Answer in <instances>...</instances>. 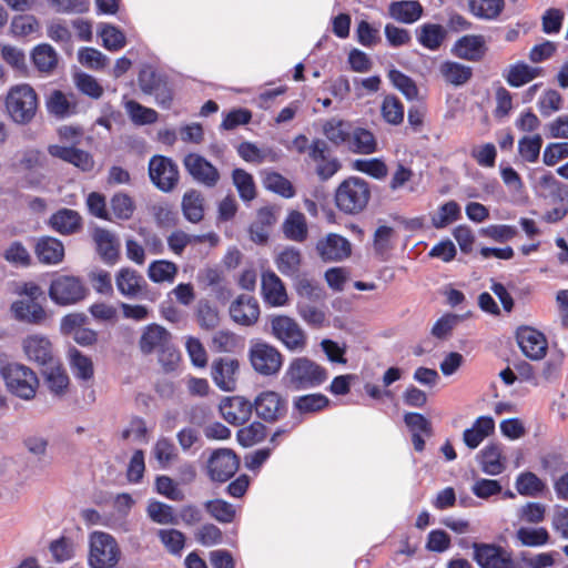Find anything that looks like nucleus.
<instances>
[{"label":"nucleus","instance_id":"obj_1","mask_svg":"<svg viewBox=\"0 0 568 568\" xmlns=\"http://www.w3.org/2000/svg\"><path fill=\"white\" fill-rule=\"evenodd\" d=\"M12 293L19 297L10 305V314L17 322L28 325L44 324L48 313L39 302L43 297V291L37 283H14Z\"/></svg>","mask_w":568,"mask_h":568},{"label":"nucleus","instance_id":"obj_2","mask_svg":"<svg viewBox=\"0 0 568 568\" xmlns=\"http://www.w3.org/2000/svg\"><path fill=\"white\" fill-rule=\"evenodd\" d=\"M139 346L143 354L158 353L159 362L165 371L174 369L180 359L171 333L158 324H150L144 328Z\"/></svg>","mask_w":568,"mask_h":568},{"label":"nucleus","instance_id":"obj_3","mask_svg":"<svg viewBox=\"0 0 568 568\" xmlns=\"http://www.w3.org/2000/svg\"><path fill=\"white\" fill-rule=\"evenodd\" d=\"M326 379V369L307 357L292 359L283 376L285 385L294 390L317 387Z\"/></svg>","mask_w":568,"mask_h":568},{"label":"nucleus","instance_id":"obj_4","mask_svg":"<svg viewBox=\"0 0 568 568\" xmlns=\"http://www.w3.org/2000/svg\"><path fill=\"white\" fill-rule=\"evenodd\" d=\"M4 104L8 115L14 123L28 124L37 114L39 99L30 84L21 83L9 89Z\"/></svg>","mask_w":568,"mask_h":568},{"label":"nucleus","instance_id":"obj_5","mask_svg":"<svg viewBox=\"0 0 568 568\" xmlns=\"http://www.w3.org/2000/svg\"><path fill=\"white\" fill-rule=\"evenodd\" d=\"M371 189L368 183L356 176L344 180L335 191L336 206L346 214H357L368 204Z\"/></svg>","mask_w":568,"mask_h":568},{"label":"nucleus","instance_id":"obj_6","mask_svg":"<svg viewBox=\"0 0 568 568\" xmlns=\"http://www.w3.org/2000/svg\"><path fill=\"white\" fill-rule=\"evenodd\" d=\"M120 557L121 550L113 536L104 531L90 534L88 562L91 568H114Z\"/></svg>","mask_w":568,"mask_h":568},{"label":"nucleus","instance_id":"obj_7","mask_svg":"<svg viewBox=\"0 0 568 568\" xmlns=\"http://www.w3.org/2000/svg\"><path fill=\"white\" fill-rule=\"evenodd\" d=\"M2 377L7 388L22 399L34 397L39 381L36 373L28 366L13 363L2 368Z\"/></svg>","mask_w":568,"mask_h":568},{"label":"nucleus","instance_id":"obj_8","mask_svg":"<svg viewBox=\"0 0 568 568\" xmlns=\"http://www.w3.org/2000/svg\"><path fill=\"white\" fill-rule=\"evenodd\" d=\"M272 334L288 351L301 352L306 347L307 336L301 325L287 315H275L271 318Z\"/></svg>","mask_w":568,"mask_h":568},{"label":"nucleus","instance_id":"obj_9","mask_svg":"<svg viewBox=\"0 0 568 568\" xmlns=\"http://www.w3.org/2000/svg\"><path fill=\"white\" fill-rule=\"evenodd\" d=\"M248 359L253 369L262 376L277 375L284 362L282 353L266 342L252 344L248 349Z\"/></svg>","mask_w":568,"mask_h":568},{"label":"nucleus","instance_id":"obj_10","mask_svg":"<svg viewBox=\"0 0 568 568\" xmlns=\"http://www.w3.org/2000/svg\"><path fill=\"white\" fill-rule=\"evenodd\" d=\"M87 288L75 276L60 275L51 282L49 296L58 305H72L82 301Z\"/></svg>","mask_w":568,"mask_h":568},{"label":"nucleus","instance_id":"obj_11","mask_svg":"<svg viewBox=\"0 0 568 568\" xmlns=\"http://www.w3.org/2000/svg\"><path fill=\"white\" fill-rule=\"evenodd\" d=\"M149 175L153 184L163 192L172 191L179 181L176 164L162 155H154L150 160Z\"/></svg>","mask_w":568,"mask_h":568},{"label":"nucleus","instance_id":"obj_12","mask_svg":"<svg viewBox=\"0 0 568 568\" xmlns=\"http://www.w3.org/2000/svg\"><path fill=\"white\" fill-rule=\"evenodd\" d=\"M315 251L324 263L342 262L351 256L352 244L339 234L328 233L316 242Z\"/></svg>","mask_w":568,"mask_h":568},{"label":"nucleus","instance_id":"obj_13","mask_svg":"<svg viewBox=\"0 0 568 568\" xmlns=\"http://www.w3.org/2000/svg\"><path fill=\"white\" fill-rule=\"evenodd\" d=\"M240 460L235 453L227 448H220L212 453L207 462V473L213 481L224 483L237 471Z\"/></svg>","mask_w":568,"mask_h":568},{"label":"nucleus","instance_id":"obj_14","mask_svg":"<svg viewBox=\"0 0 568 568\" xmlns=\"http://www.w3.org/2000/svg\"><path fill=\"white\" fill-rule=\"evenodd\" d=\"M240 362L233 357H220L212 362L211 377L223 392H234L237 386Z\"/></svg>","mask_w":568,"mask_h":568},{"label":"nucleus","instance_id":"obj_15","mask_svg":"<svg viewBox=\"0 0 568 568\" xmlns=\"http://www.w3.org/2000/svg\"><path fill=\"white\" fill-rule=\"evenodd\" d=\"M22 349L26 357L38 365L48 366L55 361L53 345L48 336L33 333L22 339Z\"/></svg>","mask_w":568,"mask_h":568},{"label":"nucleus","instance_id":"obj_16","mask_svg":"<svg viewBox=\"0 0 568 568\" xmlns=\"http://www.w3.org/2000/svg\"><path fill=\"white\" fill-rule=\"evenodd\" d=\"M187 173L199 183L213 187L220 180L219 170L205 158L196 153H189L183 159Z\"/></svg>","mask_w":568,"mask_h":568},{"label":"nucleus","instance_id":"obj_17","mask_svg":"<svg viewBox=\"0 0 568 568\" xmlns=\"http://www.w3.org/2000/svg\"><path fill=\"white\" fill-rule=\"evenodd\" d=\"M474 559L480 568H514L510 555L500 546L474 544Z\"/></svg>","mask_w":568,"mask_h":568},{"label":"nucleus","instance_id":"obj_18","mask_svg":"<svg viewBox=\"0 0 568 568\" xmlns=\"http://www.w3.org/2000/svg\"><path fill=\"white\" fill-rule=\"evenodd\" d=\"M253 407L257 416L262 419L275 422L284 416L286 412V400L277 392L264 390L255 397Z\"/></svg>","mask_w":568,"mask_h":568},{"label":"nucleus","instance_id":"obj_19","mask_svg":"<svg viewBox=\"0 0 568 568\" xmlns=\"http://www.w3.org/2000/svg\"><path fill=\"white\" fill-rule=\"evenodd\" d=\"M523 354L532 359L544 358L547 352V339L542 333L531 327H520L516 334Z\"/></svg>","mask_w":568,"mask_h":568},{"label":"nucleus","instance_id":"obj_20","mask_svg":"<svg viewBox=\"0 0 568 568\" xmlns=\"http://www.w3.org/2000/svg\"><path fill=\"white\" fill-rule=\"evenodd\" d=\"M487 52L486 39L481 34H466L459 38L452 48V53L463 60L478 62Z\"/></svg>","mask_w":568,"mask_h":568},{"label":"nucleus","instance_id":"obj_21","mask_svg":"<svg viewBox=\"0 0 568 568\" xmlns=\"http://www.w3.org/2000/svg\"><path fill=\"white\" fill-rule=\"evenodd\" d=\"M262 296L272 307H282L288 303V294L283 281L273 271H266L261 277Z\"/></svg>","mask_w":568,"mask_h":568},{"label":"nucleus","instance_id":"obj_22","mask_svg":"<svg viewBox=\"0 0 568 568\" xmlns=\"http://www.w3.org/2000/svg\"><path fill=\"white\" fill-rule=\"evenodd\" d=\"M231 318L242 326L254 325L260 317V305L254 296L242 294L230 305Z\"/></svg>","mask_w":568,"mask_h":568},{"label":"nucleus","instance_id":"obj_23","mask_svg":"<svg viewBox=\"0 0 568 568\" xmlns=\"http://www.w3.org/2000/svg\"><path fill=\"white\" fill-rule=\"evenodd\" d=\"M219 408L222 417L229 424L242 425L250 419L253 404L243 396H230L221 402Z\"/></svg>","mask_w":568,"mask_h":568},{"label":"nucleus","instance_id":"obj_24","mask_svg":"<svg viewBox=\"0 0 568 568\" xmlns=\"http://www.w3.org/2000/svg\"><path fill=\"white\" fill-rule=\"evenodd\" d=\"M45 106L51 115L65 119L78 112V100L73 93L53 90L45 100Z\"/></svg>","mask_w":568,"mask_h":568},{"label":"nucleus","instance_id":"obj_25","mask_svg":"<svg viewBox=\"0 0 568 568\" xmlns=\"http://www.w3.org/2000/svg\"><path fill=\"white\" fill-rule=\"evenodd\" d=\"M495 430V420L490 416L478 417L470 428L463 433V440L469 449L477 448Z\"/></svg>","mask_w":568,"mask_h":568},{"label":"nucleus","instance_id":"obj_26","mask_svg":"<svg viewBox=\"0 0 568 568\" xmlns=\"http://www.w3.org/2000/svg\"><path fill=\"white\" fill-rule=\"evenodd\" d=\"M303 257L298 248L284 247L274 257L276 268L287 277H297L302 267Z\"/></svg>","mask_w":568,"mask_h":568},{"label":"nucleus","instance_id":"obj_27","mask_svg":"<svg viewBox=\"0 0 568 568\" xmlns=\"http://www.w3.org/2000/svg\"><path fill=\"white\" fill-rule=\"evenodd\" d=\"M388 14L400 23L412 24L420 19L423 7L416 0L394 1L388 7Z\"/></svg>","mask_w":568,"mask_h":568},{"label":"nucleus","instance_id":"obj_28","mask_svg":"<svg viewBox=\"0 0 568 568\" xmlns=\"http://www.w3.org/2000/svg\"><path fill=\"white\" fill-rule=\"evenodd\" d=\"M36 255L43 264H58L63 260L64 246L54 237L43 236L37 242Z\"/></svg>","mask_w":568,"mask_h":568},{"label":"nucleus","instance_id":"obj_29","mask_svg":"<svg viewBox=\"0 0 568 568\" xmlns=\"http://www.w3.org/2000/svg\"><path fill=\"white\" fill-rule=\"evenodd\" d=\"M542 74V69L525 62H516L508 67L504 78L510 87L519 88Z\"/></svg>","mask_w":568,"mask_h":568},{"label":"nucleus","instance_id":"obj_30","mask_svg":"<svg viewBox=\"0 0 568 568\" xmlns=\"http://www.w3.org/2000/svg\"><path fill=\"white\" fill-rule=\"evenodd\" d=\"M80 214L71 209H61L50 217V226L60 234L69 235L81 229Z\"/></svg>","mask_w":568,"mask_h":568},{"label":"nucleus","instance_id":"obj_31","mask_svg":"<svg viewBox=\"0 0 568 568\" xmlns=\"http://www.w3.org/2000/svg\"><path fill=\"white\" fill-rule=\"evenodd\" d=\"M347 149L356 154H372L377 151V141L375 135L367 129H352Z\"/></svg>","mask_w":568,"mask_h":568},{"label":"nucleus","instance_id":"obj_32","mask_svg":"<svg viewBox=\"0 0 568 568\" xmlns=\"http://www.w3.org/2000/svg\"><path fill=\"white\" fill-rule=\"evenodd\" d=\"M481 470L490 476H496L505 470L506 458L499 445L490 444L479 454Z\"/></svg>","mask_w":568,"mask_h":568},{"label":"nucleus","instance_id":"obj_33","mask_svg":"<svg viewBox=\"0 0 568 568\" xmlns=\"http://www.w3.org/2000/svg\"><path fill=\"white\" fill-rule=\"evenodd\" d=\"M143 283V277L129 267L121 268L115 276L116 288L126 297L136 296L141 292Z\"/></svg>","mask_w":568,"mask_h":568},{"label":"nucleus","instance_id":"obj_34","mask_svg":"<svg viewBox=\"0 0 568 568\" xmlns=\"http://www.w3.org/2000/svg\"><path fill=\"white\" fill-rule=\"evenodd\" d=\"M447 37L446 29L436 23H425L417 30V40L426 49L435 51L440 48Z\"/></svg>","mask_w":568,"mask_h":568},{"label":"nucleus","instance_id":"obj_35","mask_svg":"<svg viewBox=\"0 0 568 568\" xmlns=\"http://www.w3.org/2000/svg\"><path fill=\"white\" fill-rule=\"evenodd\" d=\"M439 72L447 83L455 87L464 85L473 75L470 67L455 61L443 62L439 65Z\"/></svg>","mask_w":568,"mask_h":568},{"label":"nucleus","instance_id":"obj_36","mask_svg":"<svg viewBox=\"0 0 568 568\" xmlns=\"http://www.w3.org/2000/svg\"><path fill=\"white\" fill-rule=\"evenodd\" d=\"M93 237L101 257L108 263H114L119 256V241L114 234L106 230L98 229Z\"/></svg>","mask_w":568,"mask_h":568},{"label":"nucleus","instance_id":"obj_37","mask_svg":"<svg viewBox=\"0 0 568 568\" xmlns=\"http://www.w3.org/2000/svg\"><path fill=\"white\" fill-rule=\"evenodd\" d=\"M182 212L184 217L191 223H199L204 216V199L201 192L190 190L184 193L182 199Z\"/></svg>","mask_w":568,"mask_h":568},{"label":"nucleus","instance_id":"obj_38","mask_svg":"<svg viewBox=\"0 0 568 568\" xmlns=\"http://www.w3.org/2000/svg\"><path fill=\"white\" fill-rule=\"evenodd\" d=\"M179 267L174 262L168 260L153 261L148 267V277L153 283H173L178 275Z\"/></svg>","mask_w":568,"mask_h":568},{"label":"nucleus","instance_id":"obj_39","mask_svg":"<svg viewBox=\"0 0 568 568\" xmlns=\"http://www.w3.org/2000/svg\"><path fill=\"white\" fill-rule=\"evenodd\" d=\"M298 316L311 327L322 328L327 323L326 312L312 302L298 301L296 304Z\"/></svg>","mask_w":568,"mask_h":568},{"label":"nucleus","instance_id":"obj_40","mask_svg":"<svg viewBox=\"0 0 568 568\" xmlns=\"http://www.w3.org/2000/svg\"><path fill=\"white\" fill-rule=\"evenodd\" d=\"M352 125L343 120L331 119L323 125V133L326 139L335 145H347Z\"/></svg>","mask_w":568,"mask_h":568},{"label":"nucleus","instance_id":"obj_41","mask_svg":"<svg viewBox=\"0 0 568 568\" xmlns=\"http://www.w3.org/2000/svg\"><path fill=\"white\" fill-rule=\"evenodd\" d=\"M32 61L40 72H51L58 63L55 50L47 43L37 45L31 53Z\"/></svg>","mask_w":568,"mask_h":568},{"label":"nucleus","instance_id":"obj_42","mask_svg":"<svg viewBox=\"0 0 568 568\" xmlns=\"http://www.w3.org/2000/svg\"><path fill=\"white\" fill-rule=\"evenodd\" d=\"M283 231L287 239L303 242L307 236L305 216L297 211L291 212L283 224Z\"/></svg>","mask_w":568,"mask_h":568},{"label":"nucleus","instance_id":"obj_43","mask_svg":"<svg viewBox=\"0 0 568 568\" xmlns=\"http://www.w3.org/2000/svg\"><path fill=\"white\" fill-rule=\"evenodd\" d=\"M44 381L48 388L58 396L62 395L69 385L68 375L57 362L48 365L44 371Z\"/></svg>","mask_w":568,"mask_h":568},{"label":"nucleus","instance_id":"obj_44","mask_svg":"<svg viewBox=\"0 0 568 568\" xmlns=\"http://www.w3.org/2000/svg\"><path fill=\"white\" fill-rule=\"evenodd\" d=\"M70 367L73 375L82 381H89L93 377V363L91 358L82 354L77 348L69 351Z\"/></svg>","mask_w":568,"mask_h":568},{"label":"nucleus","instance_id":"obj_45","mask_svg":"<svg viewBox=\"0 0 568 568\" xmlns=\"http://www.w3.org/2000/svg\"><path fill=\"white\" fill-rule=\"evenodd\" d=\"M460 206L455 201H448L440 205L432 215L430 221L435 229H444L450 223L459 220Z\"/></svg>","mask_w":568,"mask_h":568},{"label":"nucleus","instance_id":"obj_46","mask_svg":"<svg viewBox=\"0 0 568 568\" xmlns=\"http://www.w3.org/2000/svg\"><path fill=\"white\" fill-rule=\"evenodd\" d=\"M516 539L525 547H539L548 544L549 534L546 528L520 527L516 531Z\"/></svg>","mask_w":568,"mask_h":568},{"label":"nucleus","instance_id":"obj_47","mask_svg":"<svg viewBox=\"0 0 568 568\" xmlns=\"http://www.w3.org/2000/svg\"><path fill=\"white\" fill-rule=\"evenodd\" d=\"M150 519L160 525H175L178 517L172 506L159 500H151L146 508Z\"/></svg>","mask_w":568,"mask_h":568},{"label":"nucleus","instance_id":"obj_48","mask_svg":"<svg viewBox=\"0 0 568 568\" xmlns=\"http://www.w3.org/2000/svg\"><path fill=\"white\" fill-rule=\"evenodd\" d=\"M232 180L243 201L248 202L256 196V186L253 176L248 172L243 169H235L232 172Z\"/></svg>","mask_w":568,"mask_h":568},{"label":"nucleus","instance_id":"obj_49","mask_svg":"<svg viewBox=\"0 0 568 568\" xmlns=\"http://www.w3.org/2000/svg\"><path fill=\"white\" fill-rule=\"evenodd\" d=\"M125 111L131 121L136 125L152 124L158 120V112L151 108H146L134 100L125 102Z\"/></svg>","mask_w":568,"mask_h":568},{"label":"nucleus","instance_id":"obj_50","mask_svg":"<svg viewBox=\"0 0 568 568\" xmlns=\"http://www.w3.org/2000/svg\"><path fill=\"white\" fill-rule=\"evenodd\" d=\"M382 118L392 125H398L404 120V105L395 95H386L381 105Z\"/></svg>","mask_w":568,"mask_h":568},{"label":"nucleus","instance_id":"obj_51","mask_svg":"<svg viewBox=\"0 0 568 568\" xmlns=\"http://www.w3.org/2000/svg\"><path fill=\"white\" fill-rule=\"evenodd\" d=\"M470 12L480 19H495L504 8L503 0H469Z\"/></svg>","mask_w":568,"mask_h":568},{"label":"nucleus","instance_id":"obj_52","mask_svg":"<svg viewBox=\"0 0 568 568\" xmlns=\"http://www.w3.org/2000/svg\"><path fill=\"white\" fill-rule=\"evenodd\" d=\"M237 153L244 161L252 163H262L265 160L275 161L277 159V155L273 150L258 149L251 142L241 143L237 148Z\"/></svg>","mask_w":568,"mask_h":568},{"label":"nucleus","instance_id":"obj_53","mask_svg":"<svg viewBox=\"0 0 568 568\" xmlns=\"http://www.w3.org/2000/svg\"><path fill=\"white\" fill-rule=\"evenodd\" d=\"M195 316L200 327L206 331H212L220 324L219 311L204 300L197 303Z\"/></svg>","mask_w":568,"mask_h":568},{"label":"nucleus","instance_id":"obj_54","mask_svg":"<svg viewBox=\"0 0 568 568\" xmlns=\"http://www.w3.org/2000/svg\"><path fill=\"white\" fill-rule=\"evenodd\" d=\"M329 403V399L322 394H308L298 396L294 400V408L300 413L310 414L324 409Z\"/></svg>","mask_w":568,"mask_h":568},{"label":"nucleus","instance_id":"obj_55","mask_svg":"<svg viewBox=\"0 0 568 568\" xmlns=\"http://www.w3.org/2000/svg\"><path fill=\"white\" fill-rule=\"evenodd\" d=\"M152 455L162 468L168 467L178 458V452L174 444L165 437H161L155 442L152 448Z\"/></svg>","mask_w":568,"mask_h":568},{"label":"nucleus","instance_id":"obj_56","mask_svg":"<svg viewBox=\"0 0 568 568\" xmlns=\"http://www.w3.org/2000/svg\"><path fill=\"white\" fill-rule=\"evenodd\" d=\"M542 145V138L539 134L526 135L518 142V152L523 160L534 163L538 160Z\"/></svg>","mask_w":568,"mask_h":568},{"label":"nucleus","instance_id":"obj_57","mask_svg":"<svg viewBox=\"0 0 568 568\" xmlns=\"http://www.w3.org/2000/svg\"><path fill=\"white\" fill-rule=\"evenodd\" d=\"M353 169L378 180L386 178L388 173L385 162L377 158L357 159L353 162Z\"/></svg>","mask_w":568,"mask_h":568},{"label":"nucleus","instance_id":"obj_58","mask_svg":"<svg viewBox=\"0 0 568 568\" xmlns=\"http://www.w3.org/2000/svg\"><path fill=\"white\" fill-rule=\"evenodd\" d=\"M111 211L116 219L129 220L135 211V204L125 193H116L110 201Z\"/></svg>","mask_w":568,"mask_h":568},{"label":"nucleus","instance_id":"obj_59","mask_svg":"<svg viewBox=\"0 0 568 568\" xmlns=\"http://www.w3.org/2000/svg\"><path fill=\"white\" fill-rule=\"evenodd\" d=\"M544 488V483L534 473L526 471L517 477L516 489L523 496H536Z\"/></svg>","mask_w":568,"mask_h":568},{"label":"nucleus","instance_id":"obj_60","mask_svg":"<svg viewBox=\"0 0 568 568\" xmlns=\"http://www.w3.org/2000/svg\"><path fill=\"white\" fill-rule=\"evenodd\" d=\"M265 437V427L260 422H254L251 425L237 430L236 438L243 447H251Z\"/></svg>","mask_w":568,"mask_h":568},{"label":"nucleus","instance_id":"obj_61","mask_svg":"<svg viewBox=\"0 0 568 568\" xmlns=\"http://www.w3.org/2000/svg\"><path fill=\"white\" fill-rule=\"evenodd\" d=\"M264 185L267 190L287 199L293 197L295 194L292 183L276 172H270L265 175Z\"/></svg>","mask_w":568,"mask_h":568},{"label":"nucleus","instance_id":"obj_62","mask_svg":"<svg viewBox=\"0 0 568 568\" xmlns=\"http://www.w3.org/2000/svg\"><path fill=\"white\" fill-rule=\"evenodd\" d=\"M205 509L220 523H231L235 517L234 507L223 499H215L205 503Z\"/></svg>","mask_w":568,"mask_h":568},{"label":"nucleus","instance_id":"obj_63","mask_svg":"<svg viewBox=\"0 0 568 568\" xmlns=\"http://www.w3.org/2000/svg\"><path fill=\"white\" fill-rule=\"evenodd\" d=\"M388 78L393 85L399 90L408 100H414L418 97V89L415 82L398 70H390Z\"/></svg>","mask_w":568,"mask_h":568},{"label":"nucleus","instance_id":"obj_64","mask_svg":"<svg viewBox=\"0 0 568 568\" xmlns=\"http://www.w3.org/2000/svg\"><path fill=\"white\" fill-rule=\"evenodd\" d=\"M239 344L237 336L226 329H221L212 336L211 348L217 353H231L235 351Z\"/></svg>","mask_w":568,"mask_h":568}]
</instances>
